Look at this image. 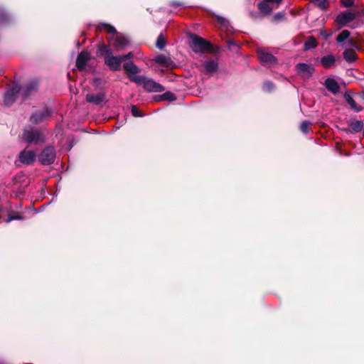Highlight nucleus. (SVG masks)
I'll list each match as a JSON object with an SVG mask.
<instances>
[{
  "instance_id": "obj_20",
  "label": "nucleus",
  "mask_w": 364,
  "mask_h": 364,
  "mask_svg": "<svg viewBox=\"0 0 364 364\" xmlns=\"http://www.w3.org/2000/svg\"><path fill=\"white\" fill-rule=\"evenodd\" d=\"M123 68L126 73L129 74L135 75L141 71L139 68L132 61L124 63Z\"/></svg>"
},
{
  "instance_id": "obj_4",
  "label": "nucleus",
  "mask_w": 364,
  "mask_h": 364,
  "mask_svg": "<svg viewBox=\"0 0 364 364\" xmlns=\"http://www.w3.org/2000/svg\"><path fill=\"white\" fill-rule=\"evenodd\" d=\"M56 154L53 146H46L38 156L39 161L43 165L52 164L55 159Z\"/></svg>"
},
{
  "instance_id": "obj_6",
  "label": "nucleus",
  "mask_w": 364,
  "mask_h": 364,
  "mask_svg": "<svg viewBox=\"0 0 364 364\" xmlns=\"http://www.w3.org/2000/svg\"><path fill=\"white\" fill-rule=\"evenodd\" d=\"M50 115L51 110L48 107H44L33 112L30 117V121L33 124H40L47 120Z\"/></svg>"
},
{
  "instance_id": "obj_27",
  "label": "nucleus",
  "mask_w": 364,
  "mask_h": 364,
  "mask_svg": "<svg viewBox=\"0 0 364 364\" xmlns=\"http://www.w3.org/2000/svg\"><path fill=\"white\" fill-rule=\"evenodd\" d=\"M350 35V33L348 30L342 31L336 38V41L339 43L344 42L347 40Z\"/></svg>"
},
{
  "instance_id": "obj_18",
  "label": "nucleus",
  "mask_w": 364,
  "mask_h": 364,
  "mask_svg": "<svg viewBox=\"0 0 364 364\" xmlns=\"http://www.w3.org/2000/svg\"><path fill=\"white\" fill-rule=\"evenodd\" d=\"M90 59V55L87 51H82L79 53L77 55V60H76V66L77 68L82 70L89 60Z\"/></svg>"
},
{
  "instance_id": "obj_8",
  "label": "nucleus",
  "mask_w": 364,
  "mask_h": 364,
  "mask_svg": "<svg viewBox=\"0 0 364 364\" xmlns=\"http://www.w3.org/2000/svg\"><path fill=\"white\" fill-rule=\"evenodd\" d=\"M257 54L261 63L264 66L269 67L275 65L277 62L276 57L263 48H259L257 50Z\"/></svg>"
},
{
  "instance_id": "obj_23",
  "label": "nucleus",
  "mask_w": 364,
  "mask_h": 364,
  "mask_svg": "<svg viewBox=\"0 0 364 364\" xmlns=\"http://www.w3.org/2000/svg\"><path fill=\"white\" fill-rule=\"evenodd\" d=\"M345 100H346L347 103L350 105V108L353 109L354 111L358 112H360L363 109V107L360 105H358L353 98L348 94H345L344 95Z\"/></svg>"
},
{
  "instance_id": "obj_15",
  "label": "nucleus",
  "mask_w": 364,
  "mask_h": 364,
  "mask_svg": "<svg viewBox=\"0 0 364 364\" xmlns=\"http://www.w3.org/2000/svg\"><path fill=\"white\" fill-rule=\"evenodd\" d=\"M38 88V82L36 80H31L21 88L20 93L24 100L27 99L31 95L35 92Z\"/></svg>"
},
{
  "instance_id": "obj_29",
  "label": "nucleus",
  "mask_w": 364,
  "mask_h": 364,
  "mask_svg": "<svg viewBox=\"0 0 364 364\" xmlns=\"http://www.w3.org/2000/svg\"><path fill=\"white\" fill-rule=\"evenodd\" d=\"M350 127L353 132H358L363 129V123L362 121L356 120L351 122Z\"/></svg>"
},
{
  "instance_id": "obj_17",
  "label": "nucleus",
  "mask_w": 364,
  "mask_h": 364,
  "mask_svg": "<svg viewBox=\"0 0 364 364\" xmlns=\"http://www.w3.org/2000/svg\"><path fill=\"white\" fill-rule=\"evenodd\" d=\"M154 60L159 65L168 68H172L174 66V63L169 56L162 54L156 55Z\"/></svg>"
},
{
  "instance_id": "obj_42",
  "label": "nucleus",
  "mask_w": 364,
  "mask_h": 364,
  "mask_svg": "<svg viewBox=\"0 0 364 364\" xmlns=\"http://www.w3.org/2000/svg\"><path fill=\"white\" fill-rule=\"evenodd\" d=\"M348 45L350 46H352V47L357 48V46L355 45V41L353 39L348 40Z\"/></svg>"
},
{
  "instance_id": "obj_21",
  "label": "nucleus",
  "mask_w": 364,
  "mask_h": 364,
  "mask_svg": "<svg viewBox=\"0 0 364 364\" xmlns=\"http://www.w3.org/2000/svg\"><path fill=\"white\" fill-rule=\"evenodd\" d=\"M343 55L345 60L348 63H354L358 58L355 50L353 49H346Z\"/></svg>"
},
{
  "instance_id": "obj_39",
  "label": "nucleus",
  "mask_w": 364,
  "mask_h": 364,
  "mask_svg": "<svg viewBox=\"0 0 364 364\" xmlns=\"http://www.w3.org/2000/svg\"><path fill=\"white\" fill-rule=\"evenodd\" d=\"M284 17V14L282 12H279L274 16L273 19L274 21H279L283 19Z\"/></svg>"
},
{
  "instance_id": "obj_30",
  "label": "nucleus",
  "mask_w": 364,
  "mask_h": 364,
  "mask_svg": "<svg viewBox=\"0 0 364 364\" xmlns=\"http://www.w3.org/2000/svg\"><path fill=\"white\" fill-rule=\"evenodd\" d=\"M316 45L317 43L316 39L314 38H311L304 43V49L305 50H308L311 48H314L316 46Z\"/></svg>"
},
{
  "instance_id": "obj_34",
  "label": "nucleus",
  "mask_w": 364,
  "mask_h": 364,
  "mask_svg": "<svg viewBox=\"0 0 364 364\" xmlns=\"http://www.w3.org/2000/svg\"><path fill=\"white\" fill-rule=\"evenodd\" d=\"M311 123L307 122V121H304L303 122L301 125H300V129L301 131L304 133V134H307L310 131V129L309 127V124Z\"/></svg>"
},
{
  "instance_id": "obj_40",
  "label": "nucleus",
  "mask_w": 364,
  "mask_h": 364,
  "mask_svg": "<svg viewBox=\"0 0 364 364\" xmlns=\"http://www.w3.org/2000/svg\"><path fill=\"white\" fill-rule=\"evenodd\" d=\"M120 56H121V59L122 60V62H123L124 60H129V59L132 58L134 56V54L132 52H129L127 54L122 55Z\"/></svg>"
},
{
  "instance_id": "obj_7",
  "label": "nucleus",
  "mask_w": 364,
  "mask_h": 364,
  "mask_svg": "<svg viewBox=\"0 0 364 364\" xmlns=\"http://www.w3.org/2000/svg\"><path fill=\"white\" fill-rule=\"evenodd\" d=\"M282 0H263L258 4V8L262 13L268 15L273 9L278 8Z\"/></svg>"
},
{
  "instance_id": "obj_38",
  "label": "nucleus",
  "mask_w": 364,
  "mask_h": 364,
  "mask_svg": "<svg viewBox=\"0 0 364 364\" xmlns=\"http://www.w3.org/2000/svg\"><path fill=\"white\" fill-rule=\"evenodd\" d=\"M353 4L354 0H341V6L344 7H350Z\"/></svg>"
},
{
  "instance_id": "obj_16",
  "label": "nucleus",
  "mask_w": 364,
  "mask_h": 364,
  "mask_svg": "<svg viewBox=\"0 0 364 364\" xmlns=\"http://www.w3.org/2000/svg\"><path fill=\"white\" fill-rule=\"evenodd\" d=\"M106 95L105 92H100L97 94H87L86 95V101L95 105H101L105 102Z\"/></svg>"
},
{
  "instance_id": "obj_37",
  "label": "nucleus",
  "mask_w": 364,
  "mask_h": 364,
  "mask_svg": "<svg viewBox=\"0 0 364 364\" xmlns=\"http://www.w3.org/2000/svg\"><path fill=\"white\" fill-rule=\"evenodd\" d=\"M23 218L19 215L18 214H16L14 215H9V217L6 219V223H10L11 221L14 220H21Z\"/></svg>"
},
{
  "instance_id": "obj_26",
  "label": "nucleus",
  "mask_w": 364,
  "mask_h": 364,
  "mask_svg": "<svg viewBox=\"0 0 364 364\" xmlns=\"http://www.w3.org/2000/svg\"><path fill=\"white\" fill-rule=\"evenodd\" d=\"M311 2L322 10L326 9L329 5L328 0H311Z\"/></svg>"
},
{
  "instance_id": "obj_14",
  "label": "nucleus",
  "mask_w": 364,
  "mask_h": 364,
  "mask_svg": "<svg viewBox=\"0 0 364 364\" xmlns=\"http://www.w3.org/2000/svg\"><path fill=\"white\" fill-rule=\"evenodd\" d=\"M36 159V154L31 150L24 149L19 154V161L23 164H31Z\"/></svg>"
},
{
  "instance_id": "obj_3",
  "label": "nucleus",
  "mask_w": 364,
  "mask_h": 364,
  "mask_svg": "<svg viewBox=\"0 0 364 364\" xmlns=\"http://www.w3.org/2000/svg\"><path fill=\"white\" fill-rule=\"evenodd\" d=\"M22 139L28 144H38L43 142L44 137L38 129L28 126L25 127L23 131Z\"/></svg>"
},
{
  "instance_id": "obj_28",
  "label": "nucleus",
  "mask_w": 364,
  "mask_h": 364,
  "mask_svg": "<svg viewBox=\"0 0 364 364\" xmlns=\"http://www.w3.org/2000/svg\"><path fill=\"white\" fill-rule=\"evenodd\" d=\"M129 78L131 81L136 82L138 85H142L144 86V81L146 79V77L143 75H132L129 76Z\"/></svg>"
},
{
  "instance_id": "obj_13",
  "label": "nucleus",
  "mask_w": 364,
  "mask_h": 364,
  "mask_svg": "<svg viewBox=\"0 0 364 364\" xmlns=\"http://www.w3.org/2000/svg\"><path fill=\"white\" fill-rule=\"evenodd\" d=\"M296 68L298 74L304 79L310 78L315 70L314 67L306 63H298Z\"/></svg>"
},
{
  "instance_id": "obj_2",
  "label": "nucleus",
  "mask_w": 364,
  "mask_h": 364,
  "mask_svg": "<svg viewBox=\"0 0 364 364\" xmlns=\"http://www.w3.org/2000/svg\"><path fill=\"white\" fill-rule=\"evenodd\" d=\"M191 41L189 43L190 48L195 53L203 54L205 50L211 51L213 46L207 40L196 34L190 36Z\"/></svg>"
},
{
  "instance_id": "obj_41",
  "label": "nucleus",
  "mask_w": 364,
  "mask_h": 364,
  "mask_svg": "<svg viewBox=\"0 0 364 364\" xmlns=\"http://www.w3.org/2000/svg\"><path fill=\"white\" fill-rule=\"evenodd\" d=\"M170 5L173 6H183L184 4L179 1H171Z\"/></svg>"
},
{
  "instance_id": "obj_12",
  "label": "nucleus",
  "mask_w": 364,
  "mask_h": 364,
  "mask_svg": "<svg viewBox=\"0 0 364 364\" xmlns=\"http://www.w3.org/2000/svg\"><path fill=\"white\" fill-rule=\"evenodd\" d=\"M144 88L149 92H161L165 90L162 85L149 77L145 80Z\"/></svg>"
},
{
  "instance_id": "obj_24",
  "label": "nucleus",
  "mask_w": 364,
  "mask_h": 364,
  "mask_svg": "<svg viewBox=\"0 0 364 364\" xmlns=\"http://www.w3.org/2000/svg\"><path fill=\"white\" fill-rule=\"evenodd\" d=\"M154 99L156 101H173L176 99V97L173 92L168 91L162 95L156 96Z\"/></svg>"
},
{
  "instance_id": "obj_9",
  "label": "nucleus",
  "mask_w": 364,
  "mask_h": 364,
  "mask_svg": "<svg viewBox=\"0 0 364 364\" xmlns=\"http://www.w3.org/2000/svg\"><path fill=\"white\" fill-rule=\"evenodd\" d=\"M219 68V63L217 59H208L203 62L200 71L204 74L215 73Z\"/></svg>"
},
{
  "instance_id": "obj_1",
  "label": "nucleus",
  "mask_w": 364,
  "mask_h": 364,
  "mask_svg": "<svg viewBox=\"0 0 364 364\" xmlns=\"http://www.w3.org/2000/svg\"><path fill=\"white\" fill-rule=\"evenodd\" d=\"M97 28L98 30H105L108 33L112 35L109 38V41L117 51L122 50L128 46L129 41L127 38L121 33H117L114 26L108 23H100Z\"/></svg>"
},
{
  "instance_id": "obj_31",
  "label": "nucleus",
  "mask_w": 364,
  "mask_h": 364,
  "mask_svg": "<svg viewBox=\"0 0 364 364\" xmlns=\"http://www.w3.org/2000/svg\"><path fill=\"white\" fill-rule=\"evenodd\" d=\"M166 46V41L162 34H160L158 38L156 43V46L160 49L163 50Z\"/></svg>"
},
{
  "instance_id": "obj_11",
  "label": "nucleus",
  "mask_w": 364,
  "mask_h": 364,
  "mask_svg": "<svg viewBox=\"0 0 364 364\" xmlns=\"http://www.w3.org/2000/svg\"><path fill=\"white\" fill-rule=\"evenodd\" d=\"M105 63L112 70L117 71L121 70L122 60L120 55H108L105 58Z\"/></svg>"
},
{
  "instance_id": "obj_32",
  "label": "nucleus",
  "mask_w": 364,
  "mask_h": 364,
  "mask_svg": "<svg viewBox=\"0 0 364 364\" xmlns=\"http://www.w3.org/2000/svg\"><path fill=\"white\" fill-rule=\"evenodd\" d=\"M274 84L270 81H266L264 82L262 89L267 92H270L274 90Z\"/></svg>"
},
{
  "instance_id": "obj_35",
  "label": "nucleus",
  "mask_w": 364,
  "mask_h": 364,
  "mask_svg": "<svg viewBox=\"0 0 364 364\" xmlns=\"http://www.w3.org/2000/svg\"><path fill=\"white\" fill-rule=\"evenodd\" d=\"M131 111H132V114L134 117H139L144 116L142 112L135 105L132 106Z\"/></svg>"
},
{
  "instance_id": "obj_36",
  "label": "nucleus",
  "mask_w": 364,
  "mask_h": 364,
  "mask_svg": "<svg viewBox=\"0 0 364 364\" xmlns=\"http://www.w3.org/2000/svg\"><path fill=\"white\" fill-rule=\"evenodd\" d=\"M218 22L223 27L228 29L229 26V21L223 17L217 16Z\"/></svg>"
},
{
  "instance_id": "obj_33",
  "label": "nucleus",
  "mask_w": 364,
  "mask_h": 364,
  "mask_svg": "<svg viewBox=\"0 0 364 364\" xmlns=\"http://www.w3.org/2000/svg\"><path fill=\"white\" fill-rule=\"evenodd\" d=\"M10 20L9 15L2 9H0V24H4Z\"/></svg>"
},
{
  "instance_id": "obj_22",
  "label": "nucleus",
  "mask_w": 364,
  "mask_h": 364,
  "mask_svg": "<svg viewBox=\"0 0 364 364\" xmlns=\"http://www.w3.org/2000/svg\"><path fill=\"white\" fill-rule=\"evenodd\" d=\"M336 58L333 55H328L321 58V63L325 68H329L335 63Z\"/></svg>"
},
{
  "instance_id": "obj_19",
  "label": "nucleus",
  "mask_w": 364,
  "mask_h": 364,
  "mask_svg": "<svg viewBox=\"0 0 364 364\" xmlns=\"http://www.w3.org/2000/svg\"><path fill=\"white\" fill-rule=\"evenodd\" d=\"M324 85L326 89L333 95H337L340 91L338 82L332 78H327L325 80Z\"/></svg>"
},
{
  "instance_id": "obj_25",
  "label": "nucleus",
  "mask_w": 364,
  "mask_h": 364,
  "mask_svg": "<svg viewBox=\"0 0 364 364\" xmlns=\"http://www.w3.org/2000/svg\"><path fill=\"white\" fill-rule=\"evenodd\" d=\"M97 53L99 55L105 56V58L108 55H112V50L108 46L102 44L98 47Z\"/></svg>"
},
{
  "instance_id": "obj_10",
  "label": "nucleus",
  "mask_w": 364,
  "mask_h": 364,
  "mask_svg": "<svg viewBox=\"0 0 364 364\" xmlns=\"http://www.w3.org/2000/svg\"><path fill=\"white\" fill-rule=\"evenodd\" d=\"M355 18V15L353 12L350 11H345L337 15L336 18V22L341 28L352 22Z\"/></svg>"
},
{
  "instance_id": "obj_5",
  "label": "nucleus",
  "mask_w": 364,
  "mask_h": 364,
  "mask_svg": "<svg viewBox=\"0 0 364 364\" xmlns=\"http://www.w3.org/2000/svg\"><path fill=\"white\" fill-rule=\"evenodd\" d=\"M21 87L18 85H14L10 89H9L4 94V104L6 107L11 105L18 97Z\"/></svg>"
}]
</instances>
